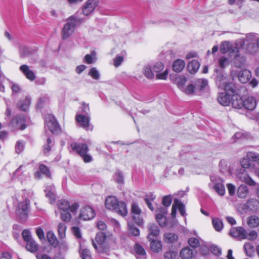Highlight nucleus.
Masks as SVG:
<instances>
[{
    "instance_id": "1",
    "label": "nucleus",
    "mask_w": 259,
    "mask_h": 259,
    "mask_svg": "<svg viewBox=\"0 0 259 259\" xmlns=\"http://www.w3.org/2000/svg\"><path fill=\"white\" fill-rule=\"evenodd\" d=\"M105 206L110 210L115 211L119 215L125 217L127 214L126 204L123 202H118L117 198L112 196H108L105 200Z\"/></svg>"
},
{
    "instance_id": "2",
    "label": "nucleus",
    "mask_w": 259,
    "mask_h": 259,
    "mask_svg": "<svg viewBox=\"0 0 259 259\" xmlns=\"http://www.w3.org/2000/svg\"><path fill=\"white\" fill-rule=\"evenodd\" d=\"M241 47L245 45L246 50L250 53H253L257 51L259 48V37L253 34L247 35L245 39H239L237 44Z\"/></svg>"
},
{
    "instance_id": "3",
    "label": "nucleus",
    "mask_w": 259,
    "mask_h": 259,
    "mask_svg": "<svg viewBox=\"0 0 259 259\" xmlns=\"http://www.w3.org/2000/svg\"><path fill=\"white\" fill-rule=\"evenodd\" d=\"M106 236L103 232H98L95 237V240H92V245L96 250L101 253H107L109 247L106 242Z\"/></svg>"
},
{
    "instance_id": "4",
    "label": "nucleus",
    "mask_w": 259,
    "mask_h": 259,
    "mask_svg": "<svg viewBox=\"0 0 259 259\" xmlns=\"http://www.w3.org/2000/svg\"><path fill=\"white\" fill-rule=\"evenodd\" d=\"M78 22L80 23L81 20L75 16H71L67 19V23L64 25L61 32L63 39H66L72 34Z\"/></svg>"
},
{
    "instance_id": "5",
    "label": "nucleus",
    "mask_w": 259,
    "mask_h": 259,
    "mask_svg": "<svg viewBox=\"0 0 259 259\" xmlns=\"http://www.w3.org/2000/svg\"><path fill=\"white\" fill-rule=\"evenodd\" d=\"M71 147L82 158L84 162H90L92 160V157L87 154L89 148L87 144L74 143L71 145Z\"/></svg>"
},
{
    "instance_id": "6",
    "label": "nucleus",
    "mask_w": 259,
    "mask_h": 259,
    "mask_svg": "<svg viewBox=\"0 0 259 259\" xmlns=\"http://www.w3.org/2000/svg\"><path fill=\"white\" fill-rule=\"evenodd\" d=\"M29 204L30 201L27 198L18 203L16 209V214L21 220H25L27 218Z\"/></svg>"
},
{
    "instance_id": "7",
    "label": "nucleus",
    "mask_w": 259,
    "mask_h": 259,
    "mask_svg": "<svg viewBox=\"0 0 259 259\" xmlns=\"http://www.w3.org/2000/svg\"><path fill=\"white\" fill-rule=\"evenodd\" d=\"M230 75L233 79L237 77L242 83H246L251 78L252 75L251 72L247 69L242 70L239 72L232 70Z\"/></svg>"
},
{
    "instance_id": "8",
    "label": "nucleus",
    "mask_w": 259,
    "mask_h": 259,
    "mask_svg": "<svg viewBox=\"0 0 259 259\" xmlns=\"http://www.w3.org/2000/svg\"><path fill=\"white\" fill-rule=\"evenodd\" d=\"M26 117L24 115L15 116L10 122V126L15 130H24L26 128Z\"/></svg>"
},
{
    "instance_id": "9",
    "label": "nucleus",
    "mask_w": 259,
    "mask_h": 259,
    "mask_svg": "<svg viewBox=\"0 0 259 259\" xmlns=\"http://www.w3.org/2000/svg\"><path fill=\"white\" fill-rule=\"evenodd\" d=\"M211 182L213 184V189L220 196H224L225 194V188L224 185V180L219 177H210Z\"/></svg>"
},
{
    "instance_id": "10",
    "label": "nucleus",
    "mask_w": 259,
    "mask_h": 259,
    "mask_svg": "<svg viewBox=\"0 0 259 259\" xmlns=\"http://www.w3.org/2000/svg\"><path fill=\"white\" fill-rule=\"evenodd\" d=\"M45 120L47 127L53 134H58L60 131L58 123L53 115H46Z\"/></svg>"
},
{
    "instance_id": "11",
    "label": "nucleus",
    "mask_w": 259,
    "mask_h": 259,
    "mask_svg": "<svg viewBox=\"0 0 259 259\" xmlns=\"http://www.w3.org/2000/svg\"><path fill=\"white\" fill-rule=\"evenodd\" d=\"M99 4V0H87L82 7V14L86 16L90 15L95 11Z\"/></svg>"
},
{
    "instance_id": "12",
    "label": "nucleus",
    "mask_w": 259,
    "mask_h": 259,
    "mask_svg": "<svg viewBox=\"0 0 259 259\" xmlns=\"http://www.w3.org/2000/svg\"><path fill=\"white\" fill-rule=\"evenodd\" d=\"M131 213L132 218L135 223L139 226H142L143 220L141 217V210L136 203L132 204Z\"/></svg>"
},
{
    "instance_id": "13",
    "label": "nucleus",
    "mask_w": 259,
    "mask_h": 259,
    "mask_svg": "<svg viewBox=\"0 0 259 259\" xmlns=\"http://www.w3.org/2000/svg\"><path fill=\"white\" fill-rule=\"evenodd\" d=\"M239 39L237 41L235 46H232L231 43L228 41H224L222 42L220 46V51L222 53H226L230 51V53H238L239 47L242 48L238 42Z\"/></svg>"
},
{
    "instance_id": "14",
    "label": "nucleus",
    "mask_w": 259,
    "mask_h": 259,
    "mask_svg": "<svg viewBox=\"0 0 259 259\" xmlns=\"http://www.w3.org/2000/svg\"><path fill=\"white\" fill-rule=\"evenodd\" d=\"M57 205L61 211L69 210L73 213L76 211L79 207L77 203L75 202L70 205L69 202L66 200L59 201Z\"/></svg>"
},
{
    "instance_id": "15",
    "label": "nucleus",
    "mask_w": 259,
    "mask_h": 259,
    "mask_svg": "<svg viewBox=\"0 0 259 259\" xmlns=\"http://www.w3.org/2000/svg\"><path fill=\"white\" fill-rule=\"evenodd\" d=\"M95 213L93 208L90 206L83 207L80 209L79 218L83 221L90 220L94 218Z\"/></svg>"
},
{
    "instance_id": "16",
    "label": "nucleus",
    "mask_w": 259,
    "mask_h": 259,
    "mask_svg": "<svg viewBox=\"0 0 259 259\" xmlns=\"http://www.w3.org/2000/svg\"><path fill=\"white\" fill-rule=\"evenodd\" d=\"M229 233L232 237L240 240L245 239L247 237L246 231L241 227L232 228Z\"/></svg>"
},
{
    "instance_id": "17",
    "label": "nucleus",
    "mask_w": 259,
    "mask_h": 259,
    "mask_svg": "<svg viewBox=\"0 0 259 259\" xmlns=\"http://www.w3.org/2000/svg\"><path fill=\"white\" fill-rule=\"evenodd\" d=\"M14 175L22 182L30 178L29 171L24 165H20L14 172Z\"/></svg>"
},
{
    "instance_id": "18",
    "label": "nucleus",
    "mask_w": 259,
    "mask_h": 259,
    "mask_svg": "<svg viewBox=\"0 0 259 259\" xmlns=\"http://www.w3.org/2000/svg\"><path fill=\"white\" fill-rule=\"evenodd\" d=\"M237 177L242 181L244 182L250 186H254L255 182L248 176L246 170L244 169H240L237 171Z\"/></svg>"
},
{
    "instance_id": "19",
    "label": "nucleus",
    "mask_w": 259,
    "mask_h": 259,
    "mask_svg": "<svg viewBox=\"0 0 259 259\" xmlns=\"http://www.w3.org/2000/svg\"><path fill=\"white\" fill-rule=\"evenodd\" d=\"M19 69L26 78L29 80L32 81L35 79L36 76L34 72L30 69L27 65H22L20 67Z\"/></svg>"
},
{
    "instance_id": "20",
    "label": "nucleus",
    "mask_w": 259,
    "mask_h": 259,
    "mask_svg": "<svg viewBox=\"0 0 259 259\" xmlns=\"http://www.w3.org/2000/svg\"><path fill=\"white\" fill-rule=\"evenodd\" d=\"M149 234L147 238L149 241L158 237L160 234L158 227L154 224H149L148 226Z\"/></svg>"
},
{
    "instance_id": "21",
    "label": "nucleus",
    "mask_w": 259,
    "mask_h": 259,
    "mask_svg": "<svg viewBox=\"0 0 259 259\" xmlns=\"http://www.w3.org/2000/svg\"><path fill=\"white\" fill-rule=\"evenodd\" d=\"M256 100L253 97H248L244 100V108L246 110L253 111L256 108Z\"/></svg>"
},
{
    "instance_id": "22",
    "label": "nucleus",
    "mask_w": 259,
    "mask_h": 259,
    "mask_svg": "<svg viewBox=\"0 0 259 259\" xmlns=\"http://www.w3.org/2000/svg\"><path fill=\"white\" fill-rule=\"evenodd\" d=\"M76 120L81 127L87 130L89 129L90 119L89 117L78 114L76 116Z\"/></svg>"
},
{
    "instance_id": "23",
    "label": "nucleus",
    "mask_w": 259,
    "mask_h": 259,
    "mask_svg": "<svg viewBox=\"0 0 259 259\" xmlns=\"http://www.w3.org/2000/svg\"><path fill=\"white\" fill-rule=\"evenodd\" d=\"M196 253L194 250L186 247L182 249L180 251V256L182 259H191L194 257Z\"/></svg>"
},
{
    "instance_id": "24",
    "label": "nucleus",
    "mask_w": 259,
    "mask_h": 259,
    "mask_svg": "<svg viewBox=\"0 0 259 259\" xmlns=\"http://www.w3.org/2000/svg\"><path fill=\"white\" fill-rule=\"evenodd\" d=\"M218 101L223 106H227L231 102V94L227 93H221L219 94Z\"/></svg>"
},
{
    "instance_id": "25",
    "label": "nucleus",
    "mask_w": 259,
    "mask_h": 259,
    "mask_svg": "<svg viewBox=\"0 0 259 259\" xmlns=\"http://www.w3.org/2000/svg\"><path fill=\"white\" fill-rule=\"evenodd\" d=\"M231 99V103L234 108L241 109L244 107V101L242 100L239 95L237 94L233 95Z\"/></svg>"
},
{
    "instance_id": "26",
    "label": "nucleus",
    "mask_w": 259,
    "mask_h": 259,
    "mask_svg": "<svg viewBox=\"0 0 259 259\" xmlns=\"http://www.w3.org/2000/svg\"><path fill=\"white\" fill-rule=\"evenodd\" d=\"M229 80V78L226 75L219 74L217 77L215 82L218 88L222 89L226 85Z\"/></svg>"
},
{
    "instance_id": "27",
    "label": "nucleus",
    "mask_w": 259,
    "mask_h": 259,
    "mask_svg": "<svg viewBox=\"0 0 259 259\" xmlns=\"http://www.w3.org/2000/svg\"><path fill=\"white\" fill-rule=\"evenodd\" d=\"M185 66V63L184 60L177 59L173 63L172 68L176 72H181Z\"/></svg>"
},
{
    "instance_id": "28",
    "label": "nucleus",
    "mask_w": 259,
    "mask_h": 259,
    "mask_svg": "<svg viewBox=\"0 0 259 259\" xmlns=\"http://www.w3.org/2000/svg\"><path fill=\"white\" fill-rule=\"evenodd\" d=\"M45 192L46 196L50 199V203H54L56 201L54 187L53 186L47 187Z\"/></svg>"
},
{
    "instance_id": "29",
    "label": "nucleus",
    "mask_w": 259,
    "mask_h": 259,
    "mask_svg": "<svg viewBox=\"0 0 259 259\" xmlns=\"http://www.w3.org/2000/svg\"><path fill=\"white\" fill-rule=\"evenodd\" d=\"M150 241V248L155 252H158L162 250V243L160 241L153 239Z\"/></svg>"
},
{
    "instance_id": "30",
    "label": "nucleus",
    "mask_w": 259,
    "mask_h": 259,
    "mask_svg": "<svg viewBox=\"0 0 259 259\" xmlns=\"http://www.w3.org/2000/svg\"><path fill=\"white\" fill-rule=\"evenodd\" d=\"M26 248L28 251L32 253H34L37 251L38 249V245L36 242L32 239L26 242Z\"/></svg>"
},
{
    "instance_id": "31",
    "label": "nucleus",
    "mask_w": 259,
    "mask_h": 259,
    "mask_svg": "<svg viewBox=\"0 0 259 259\" xmlns=\"http://www.w3.org/2000/svg\"><path fill=\"white\" fill-rule=\"evenodd\" d=\"M208 84L207 80L204 79H198L195 82V90L203 91L206 90Z\"/></svg>"
},
{
    "instance_id": "32",
    "label": "nucleus",
    "mask_w": 259,
    "mask_h": 259,
    "mask_svg": "<svg viewBox=\"0 0 259 259\" xmlns=\"http://www.w3.org/2000/svg\"><path fill=\"white\" fill-rule=\"evenodd\" d=\"M200 64L198 61L194 60L190 62L188 65V70L191 74L196 73L199 69Z\"/></svg>"
},
{
    "instance_id": "33",
    "label": "nucleus",
    "mask_w": 259,
    "mask_h": 259,
    "mask_svg": "<svg viewBox=\"0 0 259 259\" xmlns=\"http://www.w3.org/2000/svg\"><path fill=\"white\" fill-rule=\"evenodd\" d=\"M47 238L48 242L51 245L56 247L58 245V241L54 234L52 231H49L47 233Z\"/></svg>"
},
{
    "instance_id": "34",
    "label": "nucleus",
    "mask_w": 259,
    "mask_h": 259,
    "mask_svg": "<svg viewBox=\"0 0 259 259\" xmlns=\"http://www.w3.org/2000/svg\"><path fill=\"white\" fill-rule=\"evenodd\" d=\"M249 190L246 186L241 185L238 189L237 195L239 198H245L248 195Z\"/></svg>"
},
{
    "instance_id": "35",
    "label": "nucleus",
    "mask_w": 259,
    "mask_h": 259,
    "mask_svg": "<svg viewBox=\"0 0 259 259\" xmlns=\"http://www.w3.org/2000/svg\"><path fill=\"white\" fill-rule=\"evenodd\" d=\"M247 224L251 228H256L259 226V217L252 215L248 217Z\"/></svg>"
},
{
    "instance_id": "36",
    "label": "nucleus",
    "mask_w": 259,
    "mask_h": 259,
    "mask_svg": "<svg viewBox=\"0 0 259 259\" xmlns=\"http://www.w3.org/2000/svg\"><path fill=\"white\" fill-rule=\"evenodd\" d=\"M143 73L148 79H152L154 76L152 66L150 65L144 66L143 69Z\"/></svg>"
},
{
    "instance_id": "37",
    "label": "nucleus",
    "mask_w": 259,
    "mask_h": 259,
    "mask_svg": "<svg viewBox=\"0 0 259 259\" xmlns=\"http://www.w3.org/2000/svg\"><path fill=\"white\" fill-rule=\"evenodd\" d=\"M97 60V54L96 51H92L91 54H87L84 58V61L87 64H92L96 62Z\"/></svg>"
},
{
    "instance_id": "38",
    "label": "nucleus",
    "mask_w": 259,
    "mask_h": 259,
    "mask_svg": "<svg viewBox=\"0 0 259 259\" xmlns=\"http://www.w3.org/2000/svg\"><path fill=\"white\" fill-rule=\"evenodd\" d=\"M234 60V65L235 67L240 68L244 64L245 59L243 56H240L237 53H235Z\"/></svg>"
},
{
    "instance_id": "39",
    "label": "nucleus",
    "mask_w": 259,
    "mask_h": 259,
    "mask_svg": "<svg viewBox=\"0 0 259 259\" xmlns=\"http://www.w3.org/2000/svg\"><path fill=\"white\" fill-rule=\"evenodd\" d=\"M67 227L63 223H60L58 226V233L60 239H63L66 236V230Z\"/></svg>"
},
{
    "instance_id": "40",
    "label": "nucleus",
    "mask_w": 259,
    "mask_h": 259,
    "mask_svg": "<svg viewBox=\"0 0 259 259\" xmlns=\"http://www.w3.org/2000/svg\"><path fill=\"white\" fill-rule=\"evenodd\" d=\"M30 103V99L26 98L24 101H21L18 103V107L20 110L26 111L28 109Z\"/></svg>"
},
{
    "instance_id": "41",
    "label": "nucleus",
    "mask_w": 259,
    "mask_h": 259,
    "mask_svg": "<svg viewBox=\"0 0 259 259\" xmlns=\"http://www.w3.org/2000/svg\"><path fill=\"white\" fill-rule=\"evenodd\" d=\"M244 249L248 256L251 257L253 255L254 251V248L251 243L249 242L245 243L244 245Z\"/></svg>"
},
{
    "instance_id": "42",
    "label": "nucleus",
    "mask_w": 259,
    "mask_h": 259,
    "mask_svg": "<svg viewBox=\"0 0 259 259\" xmlns=\"http://www.w3.org/2000/svg\"><path fill=\"white\" fill-rule=\"evenodd\" d=\"M212 223L214 229L218 232L221 231L223 228L222 221L219 218H214L212 220Z\"/></svg>"
},
{
    "instance_id": "43",
    "label": "nucleus",
    "mask_w": 259,
    "mask_h": 259,
    "mask_svg": "<svg viewBox=\"0 0 259 259\" xmlns=\"http://www.w3.org/2000/svg\"><path fill=\"white\" fill-rule=\"evenodd\" d=\"M222 90H225V92L230 94H234L236 91V87L235 84L229 81L226 83V85Z\"/></svg>"
},
{
    "instance_id": "44",
    "label": "nucleus",
    "mask_w": 259,
    "mask_h": 259,
    "mask_svg": "<svg viewBox=\"0 0 259 259\" xmlns=\"http://www.w3.org/2000/svg\"><path fill=\"white\" fill-rule=\"evenodd\" d=\"M164 239L165 241L167 242L174 243L178 240V237L174 233H167L164 234Z\"/></svg>"
},
{
    "instance_id": "45",
    "label": "nucleus",
    "mask_w": 259,
    "mask_h": 259,
    "mask_svg": "<svg viewBox=\"0 0 259 259\" xmlns=\"http://www.w3.org/2000/svg\"><path fill=\"white\" fill-rule=\"evenodd\" d=\"M128 230L130 233L134 236H138L140 234V230L136 227L135 225L131 222L128 223Z\"/></svg>"
},
{
    "instance_id": "46",
    "label": "nucleus",
    "mask_w": 259,
    "mask_h": 259,
    "mask_svg": "<svg viewBox=\"0 0 259 259\" xmlns=\"http://www.w3.org/2000/svg\"><path fill=\"white\" fill-rule=\"evenodd\" d=\"M69 210L61 211V218L64 222H68L71 219L72 216Z\"/></svg>"
},
{
    "instance_id": "47",
    "label": "nucleus",
    "mask_w": 259,
    "mask_h": 259,
    "mask_svg": "<svg viewBox=\"0 0 259 259\" xmlns=\"http://www.w3.org/2000/svg\"><path fill=\"white\" fill-rule=\"evenodd\" d=\"M187 79L184 77H180L177 78V84L178 87L181 91L184 90L185 84L186 82Z\"/></svg>"
},
{
    "instance_id": "48",
    "label": "nucleus",
    "mask_w": 259,
    "mask_h": 259,
    "mask_svg": "<svg viewBox=\"0 0 259 259\" xmlns=\"http://www.w3.org/2000/svg\"><path fill=\"white\" fill-rule=\"evenodd\" d=\"M80 256L82 259H92L90 251L87 249H80Z\"/></svg>"
},
{
    "instance_id": "49",
    "label": "nucleus",
    "mask_w": 259,
    "mask_h": 259,
    "mask_svg": "<svg viewBox=\"0 0 259 259\" xmlns=\"http://www.w3.org/2000/svg\"><path fill=\"white\" fill-rule=\"evenodd\" d=\"M189 245L193 248H197L200 245V242L198 238L191 237L188 240Z\"/></svg>"
},
{
    "instance_id": "50",
    "label": "nucleus",
    "mask_w": 259,
    "mask_h": 259,
    "mask_svg": "<svg viewBox=\"0 0 259 259\" xmlns=\"http://www.w3.org/2000/svg\"><path fill=\"white\" fill-rule=\"evenodd\" d=\"M164 257L165 259H177L178 253L174 251H168L164 253Z\"/></svg>"
},
{
    "instance_id": "51",
    "label": "nucleus",
    "mask_w": 259,
    "mask_h": 259,
    "mask_svg": "<svg viewBox=\"0 0 259 259\" xmlns=\"http://www.w3.org/2000/svg\"><path fill=\"white\" fill-rule=\"evenodd\" d=\"M88 74L95 79L97 80L100 78L99 72L95 67L92 68L90 69Z\"/></svg>"
},
{
    "instance_id": "52",
    "label": "nucleus",
    "mask_w": 259,
    "mask_h": 259,
    "mask_svg": "<svg viewBox=\"0 0 259 259\" xmlns=\"http://www.w3.org/2000/svg\"><path fill=\"white\" fill-rule=\"evenodd\" d=\"M24 143L22 141L17 142L15 145V150L17 153H20L23 151L24 149Z\"/></svg>"
},
{
    "instance_id": "53",
    "label": "nucleus",
    "mask_w": 259,
    "mask_h": 259,
    "mask_svg": "<svg viewBox=\"0 0 259 259\" xmlns=\"http://www.w3.org/2000/svg\"><path fill=\"white\" fill-rule=\"evenodd\" d=\"M153 71L156 73H159L164 68L163 64L161 62H157L152 66Z\"/></svg>"
},
{
    "instance_id": "54",
    "label": "nucleus",
    "mask_w": 259,
    "mask_h": 259,
    "mask_svg": "<svg viewBox=\"0 0 259 259\" xmlns=\"http://www.w3.org/2000/svg\"><path fill=\"white\" fill-rule=\"evenodd\" d=\"M52 141L50 138L47 140V144L44 146V152L45 154H48L51 150V147L52 145Z\"/></svg>"
},
{
    "instance_id": "55",
    "label": "nucleus",
    "mask_w": 259,
    "mask_h": 259,
    "mask_svg": "<svg viewBox=\"0 0 259 259\" xmlns=\"http://www.w3.org/2000/svg\"><path fill=\"white\" fill-rule=\"evenodd\" d=\"M180 204V201L178 199H175L172 206L171 215L172 218H175L178 208L177 205Z\"/></svg>"
},
{
    "instance_id": "56",
    "label": "nucleus",
    "mask_w": 259,
    "mask_h": 259,
    "mask_svg": "<svg viewBox=\"0 0 259 259\" xmlns=\"http://www.w3.org/2000/svg\"><path fill=\"white\" fill-rule=\"evenodd\" d=\"M247 156L251 161L257 162L259 164V154L249 152L247 153Z\"/></svg>"
},
{
    "instance_id": "57",
    "label": "nucleus",
    "mask_w": 259,
    "mask_h": 259,
    "mask_svg": "<svg viewBox=\"0 0 259 259\" xmlns=\"http://www.w3.org/2000/svg\"><path fill=\"white\" fill-rule=\"evenodd\" d=\"M186 94L190 95L197 91L195 90V87H194L193 84H189L186 88H184V90H182Z\"/></svg>"
},
{
    "instance_id": "58",
    "label": "nucleus",
    "mask_w": 259,
    "mask_h": 259,
    "mask_svg": "<svg viewBox=\"0 0 259 259\" xmlns=\"http://www.w3.org/2000/svg\"><path fill=\"white\" fill-rule=\"evenodd\" d=\"M171 203V198L170 195L165 196L162 199V204L165 207H169Z\"/></svg>"
},
{
    "instance_id": "59",
    "label": "nucleus",
    "mask_w": 259,
    "mask_h": 259,
    "mask_svg": "<svg viewBox=\"0 0 259 259\" xmlns=\"http://www.w3.org/2000/svg\"><path fill=\"white\" fill-rule=\"evenodd\" d=\"M219 66L221 68H225L229 65L228 59L225 57H222L219 60Z\"/></svg>"
},
{
    "instance_id": "60",
    "label": "nucleus",
    "mask_w": 259,
    "mask_h": 259,
    "mask_svg": "<svg viewBox=\"0 0 259 259\" xmlns=\"http://www.w3.org/2000/svg\"><path fill=\"white\" fill-rule=\"evenodd\" d=\"M251 160L250 158H249L247 156V154H246V157L242 158L240 161L241 165L244 168H248L250 166V162Z\"/></svg>"
},
{
    "instance_id": "61",
    "label": "nucleus",
    "mask_w": 259,
    "mask_h": 259,
    "mask_svg": "<svg viewBox=\"0 0 259 259\" xmlns=\"http://www.w3.org/2000/svg\"><path fill=\"white\" fill-rule=\"evenodd\" d=\"M22 235L26 242L32 239L30 232L28 230H24L22 233Z\"/></svg>"
},
{
    "instance_id": "62",
    "label": "nucleus",
    "mask_w": 259,
    "mask_h": 259,
    "mask_svg": "<svg viewBox=\"0 0 259 259\" xmlns=\"http://www.w3.org/2000/svg\"><path fill=\"white\" fill-rule=\"evenodd\" d=\"M134 248L135 252L139 255H144L146 254L145 249L142 246L138 244L135 245Z\"/></svg>"
},
{
    "instance_id": "63",
    "label": "nucleus",
    "mask_w": 259,
    "mask_h": 259,
    "mask_svg": "<svg viewBox=\"0 0 259 259\" xmlns=\"http://www.w3.org/2000/svg\"><path fill=\"white\" fill-rule=\"evenodd\" d=\"M124 60V58L122 56L117 55L114 59V65L115 67H117L121 65Z\"/></svg>"
},
{
    "instance_id": "64",
    "label": "nucleus",
    "mask_w": 259,
    "mask_h": 259,
    "mask_svg": "<svg viewBox=\"0 0 259 259\" xmlns=\"http://www.w3.org/2000/svg\"><path fill=\"white\" fill-rule=\"evenodd\" d=\"M39 169L41 173L46 175V176L48 177H50V176H51L50 172L48 168L46 165H45L44 164H40L39 165Z\"/></svg>"
}]
</instances>
